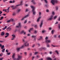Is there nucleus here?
<instances>
[{"mask_svg": "<svg viewBox=\"0 0 60 60\" xmlns=\"http://www.w3.org/2000/svg\"><path fill=\"white\" fill-rule=\"evenodd\" d=\"M31 7L32 9V11L33 13V14L34 15H35L36 14V12L35 11H34L35 9V7L33 6H31Z\"/></svg>", "mask_w": 60, "mask_h": 60, "instance_id": "obj_1", "label": "nucleus"}, {"mask_svg": "<svg viewBox=\"0 0 60 60\" xmlns=\"http://www.w3.org/2000/svg\"><path fill=\"white\" fill-rule=\"evenodd\" d=\"M24 46L23 45L22 46H21L20 47H18L16 49L18 52H19L20 51V49H23L24 48Z\"/></svg>", "mask_w": 60, "mask_h": 60, "instance_id": "obj_2", "label": "nucleus"}, {"mask_svg": "<svg viewBox=\"0 0 60 60\" xmlns=\"http://www.w3.org/2000/svg\"><path fill=\"white\" fill-rule=\"evenodd\" d=\"M51 2L52 4L53 5H54L55 3H57V1L56 0H52L51 1Z\"/></svg>", "mask_w": 60, "mask_h": 60, "instance_id": "obj_3", "label": "nucleus"}, {"mask_svg": "<svg viewBox=\"0 0 60 60\" xmlns=\"http://www.w3.org/2000/svg\"><path fill=\"white\" fill-rule=\"evenodd\" d=\"M53 15H52L49 18L47 19V21H49V20H51L53 19Z\"/></svg>", "mask_w": 60, "mask_h": 60, "instance_id": "obj_4", "label": "nucleus"}, {"mask_svg": "<svg viewBox=\"0 0 60 60\" xmlns=\"http://www.w3.org/2000/svg\"><path fill=\"white\" fill-rule=\"evenodd\" d=\"M29 16V15L28 14L26 16H25L24 17L22 18V19H21V21H22V20H24V19H25V18H27L28 16Z\"/></svg>", "mask_w": 60, "mask_h": 60, "instance_id": "obj_5", "label": "nucleus"}, {"mask_svg": "<svg viewBox=\"0 0 60 60\" xmlns=\"http://www.w3.org/2000/svg\"><path fill=\"white\" fill-rule=\"evenodd\" d=\"M29 44L28 43H26L24 44V45L22 46H24V48L25 47V46H26V47H27L29 46Z\"/></svg>", "mask_w": 60, "mask_h": 60, "instance_id": "obj_6", "label": "nucleus"}, {"mask_svg": "<svg viewBox=\"0 0 60 60\" xmlns=\"http://www.w3.org/2000/svg\"><path fill=\"white\" fill-rule=\"evenodd\" d=\"M9 20L10 21V22L11 21H12V22H13V25H15V23H14L15 22V20L14 19H12V18H11Z\"/></svg>", "mask_w": 60, "mask_h": 60, "instance_id": "obj_7", "label": "nucleus"}, {"mask_svg": "<svg viewBox=\"0 0 60 60\" xmlns=\"http://www.w3.org/2000/svg\"><path fill=\"white\" fill-rule=\"evenodd\" d=\"M15 53H14L13 54L12 56V58L13 59V60H15Z\"/></svg>", "mask_w": 60, "mask_h": 60, "instance_id": "obj_8", "label": "nucleus"}, {"mask_svg": "<svg viewBox=\"0 0 60 60\" xmlns=\"http://www.w3.org/2000/svg\"><path fill=\"white\" fill-rule=\"evenodd\" d=\"M21 58H22V56L19 55L18 56V58H17V60H19L20 59H21Z\"/></svg>", "mask_w": 60, "mask_h": 60, "instance_id": "obj_9", "label": "nucleus"}, {"mask_svg": "<svg viewBox=\"0 0 60 60\" xmlns=\"http://www.w3.org/2000/svg\"><path fill=\"white\" fill-rule=\"evenodd\" d=\"M22 3H23V1H21V2L20 4L18 5H16V6H15V8L17 7H18V6H20V5H22Z\"/></svg>", "mask_w": 60, "mask_h": 60, "instance_id": "obj_10", "label": "nucleus"}, {"mask_svg": "<svg viewBox=\"0 0 60 60\" xmlns=\"http://www.w3.org/2000/svg\"><path fill=\"white\" fill-rule=\"evenodd\" d=\"M12 38H12L11 40H14V39H15V35H12Z\"/></svg>", "mask_w": 60, "mask_h": 60, "instance_id": "obj_11", "label": "nucleus"}, {"mask_svg": "<svg viewBox=\"0 0 60 60\" xmlns=\"http://www.w3.org/2000/svg\"><path fill=\"white\" fill-rule=\"evenodd\" d=\"M18 25L19 26H16V27H18V28L20 27H21V23H18Z\"/></svg>", "mask_w": 60, "mask_h": 60, "instance_id": "obj_12", "label": "nucleus"}, {"mask_svg": "<svg viewBox=\"0 0 60 60\" xmlns=\"http://www.w3.org/2000/svg\"><path fill=\"white\" fill-rule=\"evenodd\" d=\"M11 8H12V10H14L15 9V6L13 5L11 7Z\"/></svg>", "mask_w": 60, "mask_h": 60, "instance_id": "obj_13", "label": "nucleus"}, {"mask_svg": "<svg viewBox=\"0 0 60 60\" xmlns=\"http://www.w3.org/2000/svg\"><path fill=\"white\" fill-rule=\"evenodd\" d=\"M46 42L47 43H50V42H51V41L50 40H48L46 41Z\"/></svg>", "mask_w": 60, "mask_h": 60, "instance_id": "obj_14", "label": "nucleus"}, {"mask_svg": "<svg viewBox=\"0 0 60 60\" xmlns=\"http://www.w3.org/2000/svg\"><path fill=\"white\" fill-rule=\"evenodd\" d=\"M43 25V21H42L41 22V23L40 25V27H41L42 25Z\"/></svg>", "mask_w": 60, "mask_h": 60, "instance_id": "obj_15", "label": "nucleus"}, {"mask_svg": "<svg viewBox=\"0 0 60 60\" xmlns=\"http://www.w3.org/2000/svg\"><path fill=\"white\" fill-rule=\"evenodd\" d=\"M4 32H2L1 34V36H3V35H4Z\"/></svg>", "mask_w": 60, "mask_h": 60, "instance_id": "obj_16", "label": "nucleus"}, {"mask_svg": "<svg viewBox=\"0 0 60 60\" xmlns=\"http://www.w3.org/2000/svg\"><path fill=\"white\" fill-rule=\"evenodd\" d=\"M41 18V17H40L37 20V22H39V21H40V19Z\"/></svg>", "mask_w": 60, "mask_h": 60, "instance_id": "obj_17", "label": "nucleus"}, {"mask_svg": "<svg viewBox=\"0 0 60 60\" xmlns=\"http://www.w3.org/2000/svg\"><path fill=\"white\" fill-rule=\"evenodd\" d=\"M32 2L34 4H36V3L35 2H34V0H32Z\"/></svg>", "mask_w": 60, "mask_h": 60, "instance_id": "obj_18", "label": "nucleus"}, {"mask_svg": "<svg viewBox=\"0 0 60 60\" xmlns=\"http://www.w3.org/2000/svg\"><path fill=\"white\" fill-rule=\"evenodd\" d=\"M21 10V9H18L17 10L18 13H19V12H20V11Z\"/></svg>", "mask_w": 60, "mask_h": 60, "instance_id": "obj_19", "label": "nucleus"}, {"mask_svg": "<svg viewBox=\"0 0 60 60\" xmlns=\"http://www.w3.org/2000/svg\"><path fill=\"white\" fill-rule=\"evenodd\" d=\"M7 30H9V31H10L11 30V28H10V27H8L7 28Z\"/></svg>", "mask_w": 60, "mask_h": 60, "instance_id": "obj_20", "label": "nucleus"}, {"mask_svg": "<svg viewBox=\"0 0 60 60\" xmlns=\"http://www.w3.org/2000/svg\"><path fill=\"white\" fill-rule=\"evenodd\" d=\"M33 30V28H31L29 30V32H30L31 31H32Z\"/></svg>", "mask_w": 60, "mask_h": 60, "instance_id": "obj_21", "label": "nucleus"}, {"mask_svg": "<svg viewBox=\"0 0 60 60\" xmlns=\"http://www.w3.org/2000/svg\"><path fill=\"white\" fill-rule=\"evenodd\" d=\"M10 7H9L8 8V9L7 10V11H8V12H9V9H10Z\"/></svg>", "mask_w": 60, "mask_h": 60, "instance_id": "obj_22", "label": "nucleus"}, {"mask_svg": "<svg viewBox=\"0 0 60 60\" xmlns=\"http://www.w3.org/2000/svg\"><path fill=\"white\" fill-rule=\"evenodd\" d=\"M7 27L6 26H5V27L3 29V30H4Z\"/></svg>", "mask_w": 60, "mask_h": 60, "instance_id": "obj_23", "label": "nucleus"}, {"mask_svg": "<svg viewBox=\"0 0 60 60\" xmlns=\"http://www.w3.org/2000/svg\"><path fill=\"white\" fill-rule=\"evenodd\" d=\"M47 60H52V59L48 57L47 58Z\"/></svg>", "mask_w": 60, "mask_h": 60, "instance_id": "obj_24", "label": "nucleus"}, {"mask_svg": "<svg viewBox=\"0 0 60 60\" xmlns=\"http://www.w3.org/2000/svg\"><path fill=\"white\" fill-rule=\"evenodd\" d=\"M37 32H38V31L37 30H35L34 32V34H37Z\"/></svg>", "mask_w": 60, "mask_h": 60, "instance_id": "obj_25", "label": "nucleus"}, {"mask_svg": "<svg viewBox=\"0 0 60 60\" xmlns=\"http://www.w3.org/2000/svg\"><path fill=\"white\" fill-rule=\"evenodd\" d=\"M6 35H7V36H9V33H6Z\"/></svg>", "mask_w": 60, "mask_h": 60, "instance_id": "obj_26", "label": "nucleus"}, {"mask_svg": "<svg viewBox=\"0 0 60 60\" xmlns=\"http://www.w3.org/2000/svg\"><path fill=\"white\" fill-rule=\"evenodd\" d=\"M1 19H0V20H1L2 19H3V18H4V17L3 16H1L0 17Z\"/></svg>", "mask_w": 60, "mask_h": 60, "instance_id": "obj_27", "label": "nucleus"}, {"mask_svg": "<svg viewBox=\"0 0 60 60\" xmlns=\"http://www.w3.org/2000/svg\"><path fill=\"white\" fill-rule=\"evenodd\" d=\"M55 32V30H52V34H54V32Z\"/></svg>", "mask_w": 60, "mask_h": 60, "instance_id": "obj_28", "label": "nucleus"}, {"mask_svg": "<svg viewBox=\"0 0 60 60\" xmlns=\"http://www.w3.org/2000/svg\"><path fill=\"white\" fill-rule=\"evenodd\" d=\"M4 50H5V49H4L2 50V52H4Z\"/></svg>", "mask_w": 60, "mask_h": 60, "instance_id": "obj_29", "label": "nucleus"}, {"mask_svg": "<svg viewBox=\"0 0 60 60\" xmlns=\"http://www.w3.org/2000/svg\"><path fill=\"white\" fill-rule=\"evenodd\" d=\"M4 46L2 45L1 47V49H4Z\"/></svg>", "mask_w": 60, "mask_h": 60, "instance_id": "obj_30", "label": "nucleus"}, {"mask_svg": "<svg viewBox=\"0 0 60 60\" xmlns=\"http://www.w3.org/2000/svg\"><path fill=\"white\" fill-rule=\"evenodd\" d=\"M24 32L25 31L24 30H22L21 32V34H24Z\"/></svg>", "mask_w": 60, "mask_h": 60, "instance_id": "obj_31", "label": "nucleus"}, {"mask_svg": "<svg viewBox=\"0 0 60 60\" xmlns=\"http://www.w3.org/2000/svg\"><path fill=\"white\" fill-rule=\"evenodd\" d=\"M43 0H41L42 1ZM44 1L46 3H48V1L47 0H44Z\"/></svg>", "mask_w": 60, "mask_h": 60, "instance_id": "obj_32", "label": "nucleus"}, {"mask_svg": "<svg viewBox=\"0 0 60 60\" xmlns=\"http://www.w3.org/2000/svg\"><path fill=\"white\" fill-rule=\"evenodd\" d=\"M27 22V20H25V21L24 22V23H25V24Z\"/></svg>", "mask_w": 60, "mask_h": 60, "instance_id": "obj_33", "label": "nucleus"}, {"mask_svg": "<svg viewBox=\"0 0 60 60\" xmlns=\"http://www.w3.org/2000/svg\"><path fill=\"white\" fill-rule=\"evenodd\" d=\"M56 18H57V16H55L54 17V19H56Z\"/></svg>", "mask_w": 60, "mask_h": 60, "instance_id": "obj_34", "label": "nucleus"}, {"mask_svg": "<svg viewBox=\"0 0 60 60\" xmlns=\"http://www.w3.org/2000/svg\"><path fill=\"white\" fill-rule=\"evenodd\" d=\"M15 13L14 12L13 13V14L12 15V16H15Z\"/></svg>", "mask_w": 60, "mask_h": 60, "instance_id": "obj_35", "label": "nucleus"}, {"mask_svg": "<svg viewBox=\"0 0 60 60\" xmlns=\"http://www.w3.org/2000/svg\"><path fill=\"white\" fill-rule=\"evenodd\" d=\"M24 54L26 56V55H27V52H25L24 53Z\"/></svg>", "mask_w": 60, "mask_h": 60, "instance_id": "obj_36", "label": "nucleus"}, {"mask_svg": "<svg viewBox=\"0 0 60 60\" xmlns=\"http://www.w3.org/2000/svg\"><path fill=\"white\" fill-rule=\"evenodd\" d=\"M10 22V20H8L7 21V23H9V22Z\"/></svg>", "mask_w": 60, "mask_h": 60, "instance_id": "obj_37", "label": "nucleus"}, {"mask_svg": "<svg viewBox=\"0 0 60 60\" xmlns=\"http://www.w3.org/2000/svg\"><path fill=\"white\" fill-rule=\"evenodd\" d=\"M9 3H11V4L12 3V1L11 0L9 2Z\"/></svg>", "mask_w": 60, "mask_h": 60, "instance_id": "obj_38", "label": "nucleus"}, {"mask_svg": "<svg viewBox=\"0 0 60 60\" xmlns=\"http://www.w3.org/2000/svg\"><path fill=\"white\" fill-rule=\"evenodd\" d=\"M58 27L60 29V24H59L58 25Z\"/></svg>", "mask_w": 60, "mask_h": 60, "instance_id": "obj_39", "label": "nucleus"}, {"mask_svg": "<svg viewBox=\"0 0 60 60\" xmlns=\"http://www.w3.org/2000/svg\"><path fill=\"white\" fill-rule=\"evenodd\" d=\"M16 46H18V45H19V43H16Z\"/></svg>", "mask_w": 60, "mask_h": 60, "instance_id": "obj_40", "label": "nucleus"}, {"mask_svg": "<svg viewBox=\"0 0 60 60\" xmlns=\"http://www.w3.org/2000/svg\"><path fill=\"white\" fill-rule=\"evenodd\" d=\"M55 52H56V53H57V54H58V55L59 54L58 53V51H55Z\"/></svg>", "mask_w": 60, "mask_h": 60, "instance_id": "obj_41", "label": "nucleus"}, {"mask_svg": "<svg viewBox=\"0 0 60 60\" xmlns=\"http://www.w3.org/2000/svg\"><path fill=\"white\" fill-rule=\"evenodd\" d=\"M47 47L48 48H49V47H50V45H47Z\"/></svg>", "mask_w": 60, "mask_h": 60, "instance_id": "obj_42", "label": "nucleus"}, {"mask_svg": "<svg viewBox=\"0 0 60 60\" xmlns=\"http://www.w3.org/2000/svg\"><path fill=\"white\" fill-rule=\"evenodd\" d=\"M38 53V52H35V55H37Z\"/></svg>", "mask_w": 60, "mask_h": 60, "instance_id": "obj_43", "label": "nucleus"}, {"mask_svg": "<svg viewBox=\"0 0 60 60\" xmlns=\"http://www.w3.org/2000/svg\"><path fill=\"white\" fill-rule=\"evenodd\" d=\"M32 37H33V38H35L36 37V36H32Z\"/></svg>", "mask_w": 60, "mask_h": 60, "instance_id": "obj_44", "label": "nucleus"}, {"mask_svg": "<svg viewBox=\"0 0 60 60\" xmlns=\"http://www.w3.org/2000/svg\"><path fill=\"white\" fill-rule=\"evenodd\" d=\"M45 32V30H43L42 31V32L43 33H44Z\"/></svg>", "mask_w": 60, "mask_h": 60, "instance_id": "obj_45", "label": "nucleus"}, {"mask_svg": "<svg viewBox=\"0 0 60 60\" xmlns=\"http://www.w3.org/2000/svg\"><path fill=\"white\" fill-rule=\"evenodd\" d=\"M7 54L8 55H10L11 54V52H8Z\"/></svg>", "mask_w": 60, "mask_h": 60, "instance_id": "obj_46", "label": "nucleus"}, {"mask_svg": "<svg viewBox=\"0 0 60 60\" xmlns=\"http://www.w3.org/2000/svg\"><path fill=\"white\" fill-rule=\"evenodd\" d=\"M52 15H54L55 14V13H54V12H53L52 13Z\"/></svg>", "mask_w": 60, "mask_h": 60, "instance_id": "obj_47", "label": "nucleus"}, {"mask_svg": "<svg viewBox=\"0 0 60 60\" xmlns=\"http://www.w3.org/2000/svg\"><path fill=\"white\" fill-rule=\"evenodd\" d=\"M4 41H0V42L2 43V42H4Z\"/></svg>", "mask_w": 60, "mask_h": 60, "instance_id": "obj_48", "label": "nucleus"}, {"mask_svg": "<svg viewBox=\"0 0 60 60\" xmlns=\"http://www.w3.org/2000/svg\"><path fill=\"white\" fill-rule=\"evenodd\" d=\"M48 39V37H46V38H45V39L46 40H47Z\"/></svg>", "mask_w": 60, "mask_h": 60, "instance_id": "obj_49", "label": "nucleus"}, {"mask_svg": "<svg viewBox=\"0 0 60 60\" xmlns=\"http://www.w3.org/2000/svg\"><path fill=\"white\" fill-rule=\"evenodd\" d=\"M46 11L47 12H49V10H46Z\"/></svg>", "mask_w": 60, "mask_h": 60, "instance_id": "obj_50", "label": "nucleus"}, {"mask_svg": "<svg viewBox=\"0 0 60 60\" xmlns=\"http://www.w3.org/2000/svg\"><path fill=\"white\" fill-rule=\"evenodd\" d=\"M15 3V1L13 0L12 1V3Z\"/></svg>", "mask_w": 60, "mask_h": 60, "instance_id": "obj_51", "label": "nucleus"}, {"mask_svg": "<svg viewBox=\"0 0 60 60\" xmlns=\"http://www.w3.org/2000/svg\"><path fill=\"white\" fill-rule=\"evenodd\" d=\"M6 52H7V53H8V50H7V49L6 50Z\"/></svg>", "mask_w": 60, "mask_h": 60, "instance_id": "obj_52", "label": "nucleus"}, {"mask_svg": "<svg viewBox=\"0 0 60 60\" xmlns=\"http://www.w3.org/2000/svg\"><path fill=\"white\" fill-rule=\"evenodd\" d=\"M2 13V11H0V14Z\"/></svg>", "mask_w": 60, "mask_h": 60, "instance_id": "obj_53", "label": "nucleus"}, {"mask_svg": "<svg viewBox=\"0 0 60 60\" xmlns=\"http://www.w3.org/2000/svg\"><path fill=\"white\" fill-rule=\"evenodd\" d=\"M40 38L41 39H42V37L40 36Z\"/></svg>", "mask_w": 60, "mask_h": 60, "instance_id": "obj_54", "label": "nucleus"}, {"mask_svg": "<svg viewBox=\"0 0 60 60\" xmlns=\"http://www.w3.org/2000/svg\"><path fill=\"white\" fill-rule=\"evenodd\" d=\"M35 57H34V56H33L32 57V58L33 60V59H34V58Z\"/></svg>", "mask_w": 60, "mask_h": 60, "instance_id": "obj_55", "label": "nucleus"}, {"mask_svg": "<svg viewBox=\"0 0 60 60\" xmlns=\"http://www.w3.org/2000/svg\"><path fill=\"white\" fill-rule=\"evenodd\" d=\"M58 24V22H56V23H55V24L56 25V24Z\"/></svg>", "mask_w": 60, "mask_h": 60, "instance_id": "obj_56", "label": "nucleus"}, {"mask_svg": "<svg viewBox=\"0 0 60 60\" xmlns=\"http://www.w3.org/2000/svg\"><path fill=\"white\" fill-rule=\"evenodd\" d=\"M39 14L40 15H41V12H40L39 13Z\"/></svg>", "mask_w": 60, "mask_h": 60, "instance_id": "obj_57", "label": "nucleus"}, {"mask_svg": "<svg viewBox=\"0 0 60 60\" xmlns=\"http://www.w3.org/2000/svg\"><path fill=\"white\" fill-rule=\"evenodd\" d=\"M28 11V9H26V12L27 11Z\"/></svg>", "mask_w": 60, "mask_h": 60, "instance_id": "obj_58", "label": "nucleus"}, {"mask_svg": "<svg viewBox=\"0 0 60 60\" xmlns=\"http://www.w3.org/2000/svg\"><path fill=\"white\" fill-rule=\"evenodd\" d=\"M3 58H1L0 59V60H3Z\"/></svg>", "mask_w": 60, "mask_h": 60, "instance_id": "obj_59", "label": "nucleus"}, {"mask_svg": "<svg viewBox=\"0 0 60 60\" xmlns=\"http://www.w3.org/2000/svg\"><path fill=\"white\" fill-rule=\"evenodd\" d=\"M23 34H26V32H24Z\"/></svg>", "mask_w": 60, "mask_h": 60, "instance_id": "obj_60", "label": "nucleus"}, {"mask_svg": "<svg viewBox=\"0 0 60 60\" xmlns=\"http://www.w3.org/2000/svg\"><path fill=\"white\" fill-rule=\"evenodd\" d=\"M58 7H56V9L57 10L58 9Z\"/></svg>", "mask_w": 60, "mask_h": 60, "instance_id": "obj_61", "label": "nucleus"}, {"mask_svg": "<svg viewBox=\"0 0 60 60\" xmlns=\"http://www.w3.org/2000/svg\"><path fill=\"white\" fill-rule=\"evenodd\" d=\"M53 47H57V46H55V45H53Z\"/></svg>", "mask_w": 60, "mask_h": 60, "instance_id": "obj_62", "label": "nucleus"}, {"mask_svg": "<svg viewBox=\"0 0 60 60\" xmlns=\"http://www.w3.org/2000/svg\"><path fill=\"white\" fill-rule=\"evenodd\" d=\"M58 20H59V21H60V17L59 18Z\"/></svg>", "mask_w": 60, "mask_h": 60, "instance_id": "obj_63", "label": "nucleus"}, {"mask_svg": "<svg viewBox=\"0 0 60 60\" xmlns=\"http://www.w3.org/2000/svg\"><path fill=\"white\" fill-rule=\"evenodd\" d=\"M49 30H51V27L49 28Z\"/></svg>", "mask_w": 60, "mask_h": 60, "instance_id": "obj_64", "label": "nucleus"}]
</instances>
